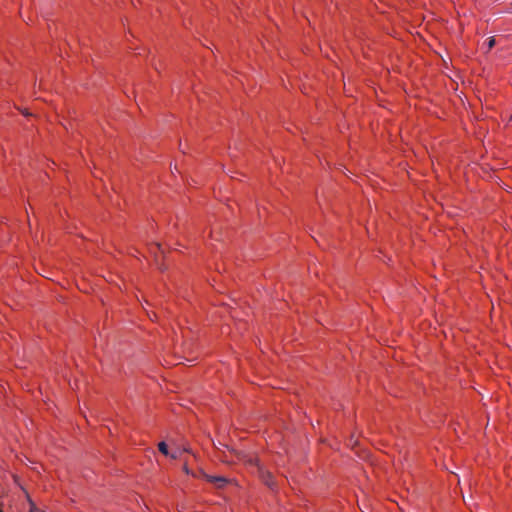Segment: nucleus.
Instances as JSON below:
<instances>
[{
  "label": "nucleus",
  "instance_id": "obj_1",
  "mask_svg": "<svg viewBox=\"0 0 512 512\" xmlns=\"http://www.w3.org/2000/svg\"><path fill=\"white\" fill-rule=\"evenodd\" d=\"M204 476L208 481L214 483L218 488H222L228 483V480L222 476H209L206 474H204Z\"/></svg>",
  "mask_w": 512,
  "mask_h": 512
},
{
  "label": "nucleus",
  "instance_id": "obj_2",
  "mask_svg": "<svg viewBox=\"0 0 512 512\" xmlns=\"http://www.w3.org/2000/svg\"><path fill=\"white\" fill-rule=\"evenodd\" d=\"M261 477L263 482L269 486L270 488H273L274 482H273V476L269 472H261Z\"/></svg>",
  "mask_w": 512,
  "mask_h": 512
},
{
  "label": "nucleus",
  "instance_id": "obj_3",
  "mask_svg": "<svg viewBox=\"0 0 512 512\" xmlns=\"http://www.w3.org/2000/svg\"><path fill=\"white\" fill-rule=\"evenodd\" d=\"M158 449H159V451H160L162 454H164V455H166V456H168V455H169L168 446H167V444H166L165 442H160V443L158 444Z\"/></svg>",
  "mask_w": 512,
  "mask_h": 512
},
{
  "label": "nucleus",
  "instance_id": "obj_4",
  "mask_svg": "<svg viewBox=\"0 0 512 512\" xmlns=\"http://www.w3.org/2000/svg\"><path fill=\"white\" fill-rule=\"evenodd\" d=\"M181 454H182V451L181 449H176L175 451H173L171 454L169 453L168 456H170L172 459H178L181 457Z\"/></svg>",
  "mask_w": 512,
  "mask_h": 512
},
{
  "label": "nucleus",
  "instance_id": "obj_5",
  "mask_svg": "<svg viewBox=\"0 0 512 512\" xmlns=\"http://www.w3.org/2000/svg\"><path fill=\"white\" fill-rule=\"evenodd\" d=\"M494 45H495V39H494V37H490V38L488 39V42H487L488 49L493 48V47H494Z\"/></svg>",
  "mask_w": 512,
  "mask_h": 512
},
{
  "label": "nucleus",
  "instance_id": "obj_6",
  "mask_svg": "<svg viewBox=\"0 0 512 512\" xmlns=\"http://www.w3.org/2000/svg\"><path fill=\"white\" fill-rule=\"evenodd\" d=\"M183 471L186 473V474H191L192 476H194V473L190 471V469L188 468V464H187V461H185L184 465H183Z\"/></svg>",
  "mask_w": 512,
  "mask_h": 512
},
{
  "label": "nucleus",
  "instance_id": "obj_7",
  "mask_svg": "<svg viewBox=\"0 0 512 512\" xmlns=\"http://www.w3.org/2000/svg\"><path fill=\"white\" fill-rule=\"evenodd\" d=\"M30 512H44V511H42L41 509H39V508H37V507H34V506H33V507L31 508Z\"/></svg>",
  "mask_w": 512,
  "mask_h": 512
},
{
  "label": "nucleus",
  "instance_id": "obj_8",
  "mask_svg": "<svg viewBox=\"0 0 512 512\" xmlns=\"http://www.w3.org/2000/svg\"><path fill=\"white\" fill-rule=\"evenodd\" d=\"M248 461L251 464H254V463L257 464V459L250 458Z\"/></svg>",
  "mask_w": 512,
  "mask_h": 512
},
{
  "label": "nucleus",
  "instance_id": "obj_9",
  "mask_svg": "<svg viewBox=\"0 0 512 512\" xmlns=\"http://www.w3.org/2000/svg\"><path fill=\"white\" fill-rule=\"evenodd\" d=\"M182 452H187V453H190V449L188 447H184L183 449H181Z\"/></svg>",
  "mask_w": 512,
  "mask_h": 512
},
{
  "label": "nucleus",
  "instance_id": "obj_10",
  "mask_svg": "<svg viewBox=\"0 0 512 512\" xmlns=\"http://www.w3.org/2000/svg\"><path fill=\"white\" fill-rule=\"evenodd\" d=\"M0 512H2V511L0 510Z\"/></svg>",
  "mask_w": 512,
  "mask_h": 512
}]
</instances>
